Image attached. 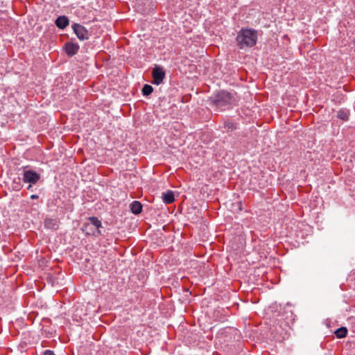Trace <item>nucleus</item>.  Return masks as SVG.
I'll use <instances>...</instances> for the list:
<instances>
[{"instance_id": "f257e3e1", "label": "nucleus", "mask_w": 355, "mask_h": 355, "mask_svg": "<svg viewBox=\"0 0 355 355\" xmlns=\"http://www.w3.org/2000/svg\"><path fill=\"white\" fill-rule=\"evenodd\" d=\"M209 105L218 111L232 108L237 105L239 98L234 92L221 90L209 98Z\"/></svg>"}, {"instance_id": "f03ea898", "label": "nucleus", "mask_w": 355, "mask_h": 355, "mask_svg": "<svg viewBox=\"0 0 355 355\" xmlns=\"http://www.w3.org/2000/svg\"><path fill=\"white\" fill-rule=\"evenodd\" d=\"M236 41L241 49L252 47L257 41V32L251 28H242L238 33Z\"/></svg>"}, {"instance_id": "7ed1b4c3", "label": "nucleus", "mask_w": 355, "mask_h": 355, "mask_svg": "<svg viewBox=\"0 0 355 355\" xmlns=\"http://www.w3.org/2000/svg\"><path fill=\"white\" fill-rule=\"evenodd\" d=\"M101 221L95 216L88 218V222L85 223L82 227V231L88 236H98L101 235L100 227H101Z\"/></svg>"}, {"instance_id": "20e7f679", "label": "nucleus", "mask_w": 355, "mask_h": 355, "mask_svg": "<svg viewBox=\"0 0 355 355\" xmlns=\"http://www.w3.org/2000/svg\"><path fill=\"white\" fill-rule=\"evenodd\" d=\"M74 33L80 40H86L89 38L87 29L80 24L74 23L71 26Z\"/></svg>"}, {"instance_id": "39448f33", "label": "nucleus", "mask_w": 355, "mask_h": 355, "mask_svg": "<svg viewBox=\"0 0 355 355\" xmlns=\"http://www.w3.org/2000/svg\"><path fill=\"white\" fill-rule=\"evenodd\" d=\"M166 76L165 71L163 67L160 66H156L152 71L153 81L152 83L154 85H160Z\"/></svg>"}, {"instance_id": "423d86ee", "label": "nucleus", "mask_w": 355, "mask_h": 355, "mask_svg": "<svg viewBox=\"0 0 355 355\" xmlns=\"http://www.w3.org/2000/svg\"><path fill=\"white\" fill-rule=\"evenodd\" d=\"M40 179V175L33 170H26L23 173V181L26 183L36 184Z\"/></svg>"}, {"instance_id": "0eeeda50", "label": "nucleus", "mask_w": 355, "mask_h": 355, "mask_svg": "<svg viewBox=\"0 0 355 355\" xmlns=\"http://www.w3.org/2000/svg\"><path fill=\"white\" fill-rule=\"evenodd\" d=\"M63 48L67 56L72 57L78 53L80 46L77 43L67 42L64 44Z\"/></svg>"}, {"instance_id": "6e6552de", "label": "nucleus", "mask_w": 355, "mask_h": 355, "mask_svg": "<svg viewBox=\"0 0 355 355\" xmlns=\"http://www.w3.org/2000/svg\"><path fill=\"white\" fill-rule=\"evenodd\" d=\"M55 24L60 29H64L69 24V20L66 16L62 15L55 19Z\"/></svg>"}, {"instance_id": "1a4fd4ad", "label": "nucleus", "mask_w": 355, "mask_h": 355, "mask_svg": "<svg viewBox=\"0 0 355 355\" xmlns=\"http://www.w3.org/2000/svg\"><path fill=\"white\" fill-rule=\"evenodd\" d=\"M142 207H143V206H142L141 203L137 200L133 201L130 205V209L132 213H133L134 214H140L142 211Z\"/></svg>"}, {"instance_id": "9d476101", "label": "nucleus", "mask_w": 355, "mask_h": 355, "mask_svg": "<svg viewBox=\"0 0 355 355\" xmlns=\"http://www.w3.org/2000/svg\"><path fill=\"white\" fill-rule=\"evenodd\" d=\"M162 200L166 204H171L175 200L174 194L172 191H167L162 194Z\"/></svg>"}, {"instance_id": "9b49d317", "label": "nucleus", "mask_w": 355, "mask_h": 355, "mask_svg": "<svg viewBox=\"0 0 355 355\" xmlns=\"http://www.w3.org/2000/svg\"><path fill=\"white\" fill-rule=\"evenodd\" d=\"M349 111L345 109H341L337 112V117L343 121H347L349 119Z\"/></svg>"}, {"instance_id": "f8f14e48", "label": "nucleus", "mask_w": 355, "mask_h": 355, "mask_svg": "<svg viewBox=\"0 0 355 355\" xmlns=\"http://www.w3.org/2000/svg\"><path fill=\"white\" fill-rule=\"evenodd\" d=\"M347 331H348L346 327H342L340 328L337 329L334 333L337 338H343L346 337V336L347 334Z\"/></svg>"}, {"instance_id": "ddd939ff", "label": "nucleus", "mask_w": 355, "mask_h": 355, "mask_svg": "<svg viewBox=\"0 0 355 355\" xmlns=\"http://www.w3.org/2000/svg\"><path fill=\"white\" fill-rule=\"evenodd\" d=\"M44 226L49 229H57V222L55 219L47 218L44 220Z\"/></svg>"}, {"instance_id": "4468645a", "label": "nucleus", "mask_w": 355, "mask_h": 355, "mask_svg": "<svg viewBox=\"0 0 355 355\" xmlns=\"http://www.w3.org/2000/svg\"><path fill=\"white\" fill-rule=\"evenodd\" d=\"M11 187L13 190L19 191L23 187L22 184H21V178H17L14 179V180L11 184Z\"/></svg>"}, {"instance_id": "2eb2a0df", "label": "nucleus", "mask_w": 355, "mask_h": 355, "mask_svg": "<svg viewBox=\"0 0 355 355\" xmlns=\"http://www.w3.org/2000/svg\"><path fill=\"white\" fill-rule=\"evenodd\" d=\"M142 94L144 96H148L153 92V88L151 85L146 84L142 88Z\"/></svg>"}, {"instance_id": "dca6fc26", "label": "nucleus", "mask_w": 355, "mask_h": 355, "mask_svg": "<svg viewBox=\"0 0 355 355\" xmlns=\"http://www.w3.org/2000/svg\"><path fill=\"white\" fill-rule=\"evenodd\" d=\"M225 128H227V130H231V131L236 129V124L234 123L230 122V121L225 123Z\"/></svg>"}, {"instance_id": "f3484780", "label": "nucleus", "mask_w": 355, "mask_h": 355, "mask_svg": "<svg viewBox=\"0 0 355 355\" xmlns=\"http://www.w3.org/2000/svg\"><path fill=\"white\" fill-rule=\"evenodd\" d=\"M43 355H55L54 354V352L51 350H46L44 353H43Z\"/></svg>"}, {"instance_id": "a211bd4d", "label": "nucleus", "mask_w": 355, "mask_h": 355, "mask_svg": "<svg viewBox=\"0 0 355 355\" xmlns=\"http://www.w3.org/2000/svg\"><path fill=\"white\" fill-rule=\"evenodd\" d=\"M31 198L33 200H37L39 198V196H38V195L33 194L31 196Z\"/></svg>"}, {"instance_id": "6ab92c4d", "label": "nucleus", "mask_w": 355, "mask_h": 355, "mask_svg": "<svg viewBox=\"0 0 355 355\" xmlns=\"http://www.w3.org/2000/svg\"><path fill=\"white\" fill-rule=\"evenodd\" d=\"M27 189L28 190H32V185L30 184L28 187H27Z\"/></svg>"}]
</instances>
